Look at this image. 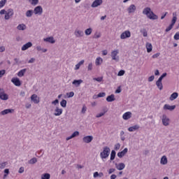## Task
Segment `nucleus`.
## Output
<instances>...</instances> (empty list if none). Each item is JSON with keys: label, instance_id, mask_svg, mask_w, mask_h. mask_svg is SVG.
<instances>
[{"label": "nucleus", "instance_id": "30", "mask_svg": "<svg viewBox=\"0 0 179 179\" xmlns=\"http://www.w3.org/2000/svg\"><path fill=\"white\" fill-rule=\"evenodd\" d=\"M103 64V59L101 57H97L95 61V65L99 66V65H101Z\"/></svg>", "mask_w": 179, "mask_h": 179}, {"label": "nucleus", "instance_id": "15", "mask_svg": "<svg viewBox=\"0 0 179 179\" xmlns=\"http://www.w3.org/2000/svg\"><path fill=\"white\" fill-rule=\"evenodd\" d=\"M135 10H136V6L134 4H131L127 8L128 13H135Z\"/></svg>", "mask_w": 179, "mask_h": 179}, {"label": "nucleus", "instance_id": "53", "mask_svg": "<svg viewBox=\"0 0 179 179\" xmlns=\"http://www.w3.org/2000/svg\"><path fill=\"white\" fill-rule=\"evenodd\" d=\"M68 97H73L75 96V93L73 92H70L69 93H67Z\"/></svg>", "mask_w": 179, "mask_h": 179}, {"label": "nucleus", "instance_id": "52", "mask_svg": "<svg viewBox=\"0 0 179 179\" xmlns=\"http://www.w3.org/2000/svg\"><path fill=\"white\" fill-rule=\"evenodd\" d=\"M174 40H179V32H176L173 36Z\"/></svg>", "mask_w": 179, "mask_h": 179}, {"label": "nucleus", "instance_id": "58", "mask_svg": "<svg viewBox=\"0 0 179 179\" xmlns=\"http://www.w3.org/2000/svg\"><path fill=\"white\" fill-rule=\"evenodd\" d=\"M34 61H36V59L32 57L28 61V64H34Z\"/></svg>", "mask_w": 179, "mask_h": 179}, {"label": "nucleus", "instance_id": "14", "mask_svg": "<svg viewBox=\"0 0 179 179\" xmlns=\"http://www.w3.org/2000/svg\"><path fill=\"white\" fill-rule=\"evenodd\" d=\"M83 141L85 143H90L92 141H93V136H86L83 137Z\"/></svg>", "mask_w": 179, "mask_h": 179}, {"label": "nucleus", "instance_id": "8", "mask_svg": "<svg viewBox=\"0 0 179 179\" xmlns=\"http://www.w3.org/2000/svg\"><path fill=\"white\" fill-rule=\"evenodd\" d=\"M11 82L12 83H13V85H15V86H22V82H20V79L17 78H13L11 79Z\"/></svg>", "mask_w": 179, "mask_h": 179}, {"label": "nucleus", "instance_id": "49", "mask_svg": "<svg viewBox=\"0 0 179 179\" xmlns=\"http://www.w3.org/2000/svg\"><path fill=\"white\" fill-rule=\"evenodd\" d=\"M5 167H6V162H2L1 164H0L1 170L3 169Z\"/></svg>", "mask_w": 179, "mask_h": 179}, {"label": "nucleus", "instance_id": "29", "mask_svg": "<svg viewBox=\"0 0 179 179\" xmlns=\"http://www.w3.org/2000/svg\"><path fill=\"white\" fill-rule=\"evenodd\" d=\"M26 71H27V69H23L20 70L17 73V76H19V78H22V76H24V73H26Z\"/></svg>", "mask_w": 179, "mask_h": 179}, {"label": "nucleus", "instance_id": "44", "mask_svg": "<svg viewBox=\"0 0 179 179\" xmlns=\"http://www.w3.org/2000/svg\"><path fill=\"white\" fill-rule=\"evenodd\" d=\"M121 148V144L120 143H117V144L115 145V150H120V148Z\"/></svg>", "mask_w": 179, "mask_h": 179}, {"label": "nucleus", "instance_id": "42", "mask_svg": "<svg viewBox=\"0 0 179 179\" xmlns=\"http://www.w3.org/2000/svg\"><path fill=\"white\" fill-rule=\"evenodd\" d=\"M167 76V73H164L158 79V80H160L162 82V80H163V79H164V78H166Z\"/></svg>", "mask_w": 179, "mask_h": 179}, {"label": "nucleus", "instance_id": "33", "mask_svg": "<svg viewBox=\"0 0 179 179\" xmlns=\"http://www.w3.org/2000/svg\"><path fill=\"white\" fill-rule=\"evenodd\" d=\"M156 85H157V87L159 89V90H163V84L162 83V81L158 80L156 82Z\"/></svg>", "mask_w": 179, "mask_h": 179}, {"label": "nucleus", "instance_id": "16", "mask_svg": "<svg viewBox=\"0 0 179 179\" xmlns=\"http://www.w3.org/2000/svg\"><path fill=\"white\" fill-rule=\"evenodd\" d=\"M164 110H169V111H173L176 110V105L170 106L169 104H165L163 107Z\"/></svg>", "mask_w": 179, "mask_h": 179}, {"label": "nucleus", "instance_id": "43", "mask_svg": "<svg viewBox=\"0 0 179 179\" xmlns=\"http://www.w3.org/2000/svg\"><path fill=\"white\" fill-rule=\"evenodd\" d=\"M176 22H177V17H173L172 20H171V24L173 27H174V24H176Z\"/></svg>", "mask_w": 179, "mask_h": 179}, {"label": "nucleus", "instance_id": "51", "mask_svg": "<svg viewBox=\"0 0 179 179\" xmlns=\"http://www.w3.org/2000/svg\"><path fill=\"white\" fill-rule=\"evenodd\" d=\"M93 69V64L90 63L87 66V71H92Z\"/></svg>", "mask_w": 179, "mask_h": 179}, {"label": "nucleus", "instance_id": "17", "mask_svg": "<svg viewBox=\"0 0 179 179\" xmlns=\"http://www.w3.org/2000/svg\"><path fill=\"white\" fill-rule=\"evenodd\" d=\"M62 111H63L62 108L56 107V108L55 109L54 115H55V117H59V115L62 114Z\"/></svg>", "mask_w": 179, "mask_h": 179}, {"label": "nucleus", "instance_id": "36", "mask_svg": "<svg viewBox=\"0 0 179 179\" xmlns=\"http://www.w3.org/2000/svg\"><path fill=\"white\" fill-rule=\"evenodd\" d=\"M51 178V175L50 173H44L41 176V179H50Z\"/></svg>", "mask_w": 179, "mask_h": 179}, {"label": "nucleus", "instance_id": "57", "mask_svg": "<svg viewBox=\"0 0 179 179\" xmlns=\"http://www.w3.org/2000/svg\"><path fill=\"white\" fill-rule=\"evenodd\" d=\"M86 110H87V108H86V106H84L82 108L81 113L83 114H85L86 113Z\"/></svg>", "mask_w": 179, "mask_h": 179}, {"label": "nucleus", "instance_id": "13", "mask_svg": "<svg viewBox=\"0 0 179 179\" xmlns=\"http://www.w3.org/2000/svg\"><path fill=\"white\" fill-rule=\"evenodd\" d=\"M31 47H33V43L31 42H28L22 45L21 50L22 51H26V50H29Z\"/></svg>", "mask_w": 179, "mask_h": 179}, {"label": "nucleus", "instance_id": "34", "mask_svg": "<svg viewBox=\"0 0 179 179\" xmlns=\"http://www.w3.org/2000/svg\"><path fill=\"white\" fill-rule=\"evenodd\" d=\"M33 13H34V11L33 10H28L25 15L27 16V17H31L33 16Z\"/></svg>", "mask_w": 179, "mask_h": 179}, {"label": "nucleus", "instance_id": "5", "mask_svg": "<svg viewBox=\"0 0 179 179\" xmlns=\"http://www.w3.org/2000/svg\"><path fill=\"white\" fill-rule=\"evenodd\" d=\"M12 16H13V9L10 8L6 12L4 19L6 20H9Z\"/></svg>", "mask_w": 179, "mask_h": 179}, {"label": "nucleus", "instance_id": "11", "mask_svg": "<svg viewBox=\"0 0 179 179\" xmlns=\"http://www.w3.org/2000/svg\"><path fill=\"white\" fill-rule=\"evenodd\" d=\"M103 3V0H94L91 5L92 8H97V6H100Z\"/></svg>", "mask_w": 179, "mask_h": 179}, {"label": "nucleus", "instance_id": "61", "mask_svg": "<svg viewBox=\"0 0 179 179\" xmlns=\"http://www.w3.org/2000/svg\"><path fill=\"white\" fill-rule=\"evenodd\" d=\"M115 171V169H110L108 171V174H113Z\"/></svg>", "mask_w": 179, "mask_h": 179}, {"label": "nucleus", "instance_id": "25", "mask_svg": "<svg viewBox=\"0 0 179 179\" xmlns=\"http://www.w3.org/2000/svg\"><path fill=\"white\" fill-rule=\"evenodd\" d=\"M73 85H75L76 87H79L81 83H83V80H74Z\"/></svg>", "mask_w": 179, "mask_h": 179}, {"label": "nucleus", "instance_id": "3", "mask_svg": "<svg viewBox=\"0 0 179 179\" xmlns=\"http://www.w3.org/2000/svg\"><path fill=\"white\" fill-rule=\"evenodd\" d=\"M8 99H9V95L5 93V90L3 88H0V99L6 101V100H8Z\"/></svg>", "mask_w": 179, "mask_h": 179}, {"label": "nucleus", "instance_id": "21", "mask_svg": "<svg viewBox=\"0 0 179 179\" xmlns=\"http://www.w3.org/2000/svg\"><path fill=\"white\" fill-rule=\"evenodd\" d=\"M115 167L117 170L122 171L125 169V164L124 163H120V164H115Z\"/></svg>", "mask_w": 179, "mask_h": 179}, {"label": "nucleus", "instance_id": "10", "mask_svg": "<svg viewBox=\"0 0 179 179\" xmlns=\"http://www.w3.org/2000/svg\"><path fill=\"white\" fill-rule=\"evenodd\" d=\"M34 11L35 15H43V7L38 6L34 8Z\"/></svg>", "mask_w": 179, "mask_h": 179}, {"label": "nucleus", "instance_id": "54", "mask_svg": "<svg viewBox=\"0 0 179 179\" xmlns=\"http://www.w3.org/2000/svg\"><path fill=\"white\" fill-rule=\"evenodd\" d=\"M155 80V76H151L148 78V82H153Z\"/></svg>", "mask_w": 179, "mask_h": 179}, {"label": "nucleus", "instance_id": "32", "mask_svg": "<svg viewBox=\"0 0 179 179\" xmlns=\"http://www.w3.org/2000/svg\"><path fill=\"white\" fill-rule=\"evenodd\" d=\"M17 30H26V24H20L17 27Z\"/></svg>", "mask_w": 179, "mask_h": 179}, {"label": "nucleus", "instance_id": "62", "mask_svg": "<svg viewBox=\"0 0 179 179\" xmlns=\"http://www.w3.org/2000/svg\"><path fill=\"white\" fill-rule=\"evenodd\" d=\"M6 71L5 70H1L0 71V78H2V76L6 73Z\"/></svg>", "mask_w": 179, "mask_h": 179}, {"label": "nucleus", "instance_id": "39", "mask_svg": "<svg viewBox=\"0 0 179 179\" xmlns=\"http://www.w3.org/2000/svg\"><path fill=\"white\" fill-rule=\"evenodd\" d=\"M67 101L65 99H62V101L60 102V106L63 107V108H65L66 107Z\"/></svg>", "mask_w": 179, "mask_h": 179}, {"label": "nucleus", "instance_id": "38", "mask_svg": "<svg viewBox=\"0 0 179 179\" xmlns=\"http://www.w3.org/2000/svg\"><path fill=\"white\" fill-rule=\"evenodd\" d=\"M115 155H116L115 150H113L110 153V160L111 161H113V160H114V159H115Z\"/></svg>", "mask_w": 179, "mask_h": 179}, {"label": "nucleus", "instance_id": "27", "mask_svg": "<svg viewBox=\"0 0 179 179\" xmlns=\"http://www.w3.org/2000/svg\"><path fill=\"white\" fill-rule=\"evenodd\" d=\"M140 127L138 124H136L134 126L130 127L128 128V131L129 132H134V131H136L137 129H139Z\"/></svg>", "mask_w": 179, "mask_h": 179}, {"label": "nucleus", "instance_id": "45", "mask_svg": "<svg viewBox=\"0 0 179 179\" xmlns=\"http://www.w3.org/2000/svg\"><path fill=\"white\" fill-rule=\"evenodd\" d=\"M124 75H125V71L124 70H120L117 73V76H124Z\"/></svg>", "mask_w": 179, "mask_h": 179}, {"label": "nucleus", "instance_id": "7", "mask_svg": "<svg viewBox=\"0 0 179 179\" xmlns=\"http://www.w3.org/2000/svg\"><path fill=\"white\" fill-rule=\"evenodd\" d=\"M131 37V31H125L120 35L121 40H125V38H129Z\"/></svg>", "mask_w": 179, "mask_h": 179}, {"label": "nucleus", "instance_id": "37", "mask_svg": "<svg viewBox=\"0 0 179 179\" xmlns=\"http://www.w3.org/2000/svg\"><path fill=\"white\" fill-rule=\"evenodd\" d=\"M36 162H37V158L33 157L29 161L28 163L29 164H36Z\"/></svg>", "mask_w": 179, "mask_h": 179}, {"label": "nucleus", "instance_id": "19", "mask_svg": "<svg viewBox=\"0 0 179 179\" xmlns=\"http://www.w3.org/2000/svg\"><path fill=\"white\" fill-rule=\"evenodd\" d=\"M132 117V113L131 112H126L123 115H122V118L123 120H129V118H131Z\"/></svg>", "mask_w": 179, "mask_h": 179}, {"label": "nucleus", "instance_id": "56", "mask_svg": "<svg viewBox=\"0 0 179 179\" xmlns=\"http://www.w3.org/2000/svg\"><path fill=\"white\" fill-rule=\"evenodd\" d=\"M31 5H37L38 3V0H31Z\"/></svg>", "mask_w": 179, "mask_h": 179}, {"label": "nucleus", "instance_id": "47", "mask_svg": "<svg viewBox=\"0 0 179 179\" xmlns=\"http://www.w3.org/2000/svg\"><path fill=\"white\" fill-rule=\"evenodd\" d=\"M173 25L170 24L166 29L165 31L166 33H169V31H170V30H171L173 29Z\"/></svg>", "mask_w": 179, "mask_h": 179}, {"label": "nucleus", "instance_id": "26", "mask_svg": "<svg viewBox=\"0 0 179 179\" xmlns=\"http://www.w3.org/2000/svg\"><path fill=\"white\" fill-rule=\"evenodd\" d=\"M167 163H168L167 157L166 155L162 156L160 160V164L164 166L167 164Z\"/></svg>", "mask_w": 179, "mask_h": 179}, {"label": "nucleus", "instance_id": "6", "mask_svg": "<svg viewBox=\"0 0 179 179\" xmlns=\"http://www.w3.org/2000/svg\"><path fill=\"white\" fill-rule=\"evenodd\" d=\"M117 55H118V50H113L111 52L112 59H113V61H116V62H118L120 61V57Z\"/></svg>", "mask_w": 179, "mask_h": 179}, {"label": "nucleus", "instance_id": "24", "mask_svg": "<svg viewBox=\"0 0 179 179\" xmlns=\"http://www.w3.org/2000/svg\"><path fill=\"white\" fill-rule=\"evenodd\" d=\"M106 101L108 103H112V101H115V96L114 94H111L107 96Z\"/></svg>", "mask_w": 179, "mask_h": 179}, {"label": "nucleus", "instance_id": "46", "mask_svg": "<svg viewBox=\"0 0 179 179\" xmlns=\"http://www.w3.org/2000/svg\"><path fill=\"white\" fill-rule=\"evenodd\" d=\"M5 3H6V0H1L0 1V8H3V6H5Z\"/></svg>", "mask_w": 179, "mask_h": 179}, {"label": "nucleus", "instance_id": "4", "mask_svg": "<svg viewBox=\"0 0 179 179\" xmlns=\"http://www.w3.org/2000/svg\"><path fill=\"white\" fill-rule=\"evenodd\" d=\"M162 121L164 127H169V125H170V118H169L166 115H162Z\"/></svg>", "mask_w": 179, "mask_h": 179}, {"label": "nucleus", "instance_id": "55", "mask_svg": "<svg viewBox=\"0 0 179 179\" xmlns=\"http://www.w3.org/2000/svg\"><path fill=\"white\" fill-rule=\"evenodd\" d=\"M24 172V168L23 166H21L18 171V173H20V174H22V173Z\"/></svg>", "mask_w": 179, "mask_h": 179}, {"label": "nucleus", "instance_id": "9", "mask_svg": "<svg viewBox=\"0 0 179 179\" xmlns=\"http://www.w3.org/2000/svg\"><path fill=\"white\" fill-rule=\"evenodd\" d=\"M74 36L77 38L83 37L85 36V33L82 30L76 29L74 31Z\"/></svg>", "mask_w": 179, "mask_h": 179}, {"label": "nucleus", "instance_id": "60", "mask_svg": "<svg viewBox=\"0 0 179 179\" xmlns=\"http://www.w3.org/2000/svg\"><path fill=\"white\" fill-rule=\"evenodd\" d=\"M115 93L117 94L121 93V87H117V89L115 90Z\"/></svg>", "mask_w": 179, "mask_h": 179}, {"label": "nucleus", "instance_id": "41", "mask_svg": "<svg viewBox=\"0 0 179 179\" xmlns=\"http://www.w3.org/2000/svg\"><path fill=\"white\" fill-rule=\"evenodd\" d=\"M106 113H107V110L104 109L103 110V113H101L98 115H96V118H100V117H103V115H104L106 114Z\"/></svg>", "mask_w": 179, "mask_h": 179}, {"label": "nucleus", "instance_id": "18", "mask_svg": "<svg viewBox=\"0 0 179 179\" xmlns=\"http://www.w3.org/2000/svg\"><path fill=\"white\" fill-rule=\"evenodd\" d=\"M128 153V148H124L122 151L117 153V157H120V159L124 157V155H127Z\"/></svg>", "mask_w": 179, "mask_h": 179}, {"label": "nucleus", "instance_id": "48", "mask_svg": "<svg viewBox=\"0 0 179 179\" xmlns=\"http://www.w3.org/2000/svg\"><path fill=\"white\" fill-rule=\"evenodd\" d=\"M106 92H100L97 94L96 97H105Z\"/></svg>", "mask_w": 179, "mask_h": 179}, {"label": "nucleus", "instance_id": "50", "mask_svg": "<svg viewBox=\"0 0 179 179\" xmlns=\"http://www.w3.org/2000/svg\"><path fill=\"white\" fill-rule=\"evenodd\" d=\"M94 80H96V82H102L103 81V77L94 78Z\"/></svg>", "mask_w": 179, "mask_h": 179}, {"label": "nucleus", "instance_id": "31", "mask_svg": "<svg viewBox=\"0 0 179 179\" xmlns=\"http://www.w3.org/2000/svg\"><path fill=\"white\" fill-rule=\"evenodd\" d=\"M177 97H178V93H177V92H173V93L171 95L169 99L171 100V101H173V100H176V99H177Z\"/></svg>", "mask_w": 179, "mask_h": 179}, {"label": "nucleus", "instance_id": "12", "mask_svg": "<svg viewBox=\"0 0 179 179\" xmlns=\"http://www.w3.org/2000/svg\"><path fill=\"white\" fill-rule=\"evenodd\" d=\"M31 100L35 104H38V103H40V98H38V96L36 94H32L31 96Z\"/></svg>", "mask_w": 179, "mask_h": 179}, {"label": "nucleus", "instance_id": "64", "mask_svg": "<svg viewBox=\"0 0 179 179\" xmlns=\"http://www.w3.org/2000/svg\"><path fill=\"white\" fill-rule=\"evenodd\" d=\"M117 178V175L113 174L110 176V179H116Z\"/></svg>", "mask_w": 179, "mask_h": 179}, {"label": "nucleus", "instance_id": "59", "mask_svg": "<svg viewBox=\"0 0 179 179\" xmlns=\"http://www.w3.org/2000/svg\"><path fill=\"white\" fill-rule=\"evenodd\" d=\"M58 103H59V101L58 99H55V101H53L52 102V104H54V106H57V104H58Z\"/></svg>", "mask_w": 179, "mask_h": 179}, {"label": "nucleus", "instance_id": "1", "mask_svg": "<svg viewBox=\"0 0 179 179\" xmlns=\"http://www.w3.org/2000/svg\"><path fill=\"white\" fill-rule=\"evenodd\" d=\"M143 15H146L147 17L150 20H157L159 17L152 11V8L150 7L145 8L143 10Z\"/></svg>", "mask_w": 179, "mask_h": 179}, {"label": "nucleus", "instance_id": "63", "mask_svg": "<svg viewBox=\"0 0 179 179\" xmlns=\"http://www.w3.org/2000/svg\"><path fill=\"white\" fill-rule=\"evenodd\" d=\"M5 51V48L4 46H1L0 47V52H3Z\"/></svg>", "mask_w": 179, "mask_h": 179}, {"label": "nucleus", "instance_id": "23", "mask_svg": "<svg viewBox=\"0 0 179 179\" xmlns=\"http://www.w3.org/2000/svg\"><path fill=\"white\" fill-rule=\"evenodd\" d=\"M76 136H79V131H74L72 134V135H71L70 136L66 138V141H70V139H73V138H76Z\"/></svg>", "mask_w": 179, "mask_h": 179}, {"label": "nucleus", "instance_id": "35", "mask_svg": "<svg viewBox=\"0 0 179 179\" xmlns=\"http://www.w3.org/2000/svg\"><path fill=\"white\" fill-rule=\"evenodd\" d=\"M92 31H93V29L92 28H88L85 31V36H90Z\"/></svg>", "mask_w": 179, "mask_h": 179}, {"label": "nucleus", "instance_id": "2", "mask_svg": "<svg viewBox=\"0 0 179 179\" xmlns=\"http://www.w3.org/2000/svg\"><path fill=\"white\" fill-rule=\"evenodd\" d=\"M110 152H111V150L106 146L103 148V152H101L100 153V157L101 159H107V157H108V156H110Z\"/></svg>", "mask_w": 179, "mask_h": 179}, {"label": "nucleus", "instance_id": "20", "mask_svg": "<svg viewBox=\"0 0 179 179\" xmlns=\"http://www.w3.org/2000/svg\"><path fill=\"white\" fill-rule=\"evenodd\" d=\"M43 41H45L46 43H50V44H54L55 43V40H54V37L52 36L43 38Z\"/></svg>", "mask_w": 179, "mask_h": 179}, {"label": "nucleus", "instance_id": "40", "mask_svg": "<svg viewBox=\"0 0 179 179\" xmlns=\"http://www.w3.org/2000/svg\"><path fill=\"white\" fill-rule=\"evenodd\" d=\"M140 31L143 34V37H148V31H146V29H141Z\"/></svg>", "mask_w": 179, "mask_h": 179}, {"label": "nucleus", "instance_id": "22", "mask_svg": "<svg viewBox=\"0 0 179 179\" xmlns=\"http://www.w3.org/2000/svg\"><path fill=\"white\" fill-rule=\"evenodd\" d=\"M15 110L13 109H6L1 112V115H6V114H12Z\"/></svg>", "mask_w": 179, "mask_h": 179}, {"label": "nucleus", "instance_id": "28", "mask_svg": "<svg viewBox=\"0 0 179 179\" xmlns=\"http://www.w3.org/2000/svg\"><path fill=\"white\" fill-rule=\"evenodd\" d=\"M145 47L147 49V52H152V50L153 49V46L152 45V43H147Z\"/></svg>", "mask_w": 179, "mask_h": 179}]
</instances>
